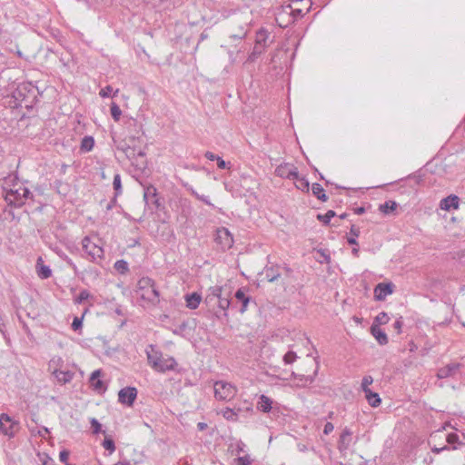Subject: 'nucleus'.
<instances>
[{
    "instance_id": "50",
    "label": "nucleus",
    "mask_w": 465,
    "mask_h": 465,
    "mask_svg": "<svg viewBox=\"0 0 465 465\" xmlns=\"http://www.w3.org/2000/svg\"><path fill=\"white\" fill-rule=\"evenodd\" d=\"M446 440L449 444L453 445L458 443L459 436L456 433H450L447 435Z\"/></svg>"
},
{
    "instance_id": "30",
    "label": "nucleus",
    "mask_w": 465,
    "mask_h": 465,
    "mask_svg": "<svg viewBox=\"0 0 465 465\" xmlns=\"http://www.w3.org/2000/svg\"><path fill=\"white\" fill-rule=\"evenodd\" d=\"M264 52H265V49L263 47L254 45L252 52L247 56L245 64L253 63Z\"/></svg>"
},
{
    "instance_id": "42",
    "label": "nucleus",
    "mask_w": 465,
    "mask_h": 465,
    "mask_svg": "<svg viewBox=\"0 0 465 465\" xmlns=\"http://www.w3.org/2000/svg\"><path fill=\"white\" fill-rule=\"evenodd\" d=\"M244 405L245 406H243V407H234L233 408V409H235V411L237 412V418L243 411L252 412V404L250 402L245 401Z\"/></svg>"
},
{
    "instance_id": "5",
    "label": "nucleus",
    "mask_w": 465,
    "mask_h": 465,
    "mask_svg": "<svg viewBox=\"0 0 465 465\" xmlns=\"http://www.w3.org/2000/svg\"><path fill=\"white\" fill-rule=\"evenodd\" d=\"M82 247L93 262L100 264L104 260V252L99 239H96V242H94L92 237L85 236L82 240Z\"/></svg>"
},
{
    "instance_id": "45",
    "label": "nucleus",
    "mask_w": 465,
    "mask_h": 465,
    "mask_svg": "<svg viewBox=\"0 0 465 465\" xmlns=\"http://www.w3.org/2000/svg\"><path fill=\"white\" fill-rule=\"evenodd\" d=\"M192 194L194 195L198 200H200V201L203 202L204 203H206L207 205L213 207V204L210 202L208 196L203 195V194H199L194 190H192Z\"/></svg>"
},
{
    "instance_id": "47",
    "label": "nucleus",
    "mask_w": 465,
    "mask_h": 465,
    "mask_svg": "<svg viewBox=\"0 0 465 465\" xmlns=\"http://www.w3.org/2000/svg\"><path fill=\"white\" fill-rule=\"evenodd\" d=\"M89 296H90V294H89L88 291L83 290V291L80 292L79 295L75 299V302L77 303H81L84 301L87 300L89 298Z\"/></svg>"
},
{
    "instance_id": "19",
    "label": "nucleus",
    "mask_w": 465,
    "mask_h": 465,
    "mask_svg": "<svg viewBox=\"0 0 465 465\" xmlns=\"http://www.w3.org/2000/svg\"><path fill=\"white\" fill-rule=\"evenodd\" d=\"M459 368H460V364L459 363L448 364L447 366L439 369V371L437 372V377L439 379H445V378L450 377V376H452L455 373V371Z\"/></svg>"
},
{
    "instance_id": "60",
    "label": "nucleus",
    "mask_w": 465,
    "mask_h": 465,
    "mask_svg": "<svg viewBox=\"0 0 465 465\" xmlns=\"http://www.w3.org/2000/svg\"><path fill=\"white\" fill-rule=\"evenodd\" d=\"M197 427H198L199 430H203L207 428V424L204 422H199L197 424Z\"/></svg>"
},
{
    "instance_id": "54",
    "label": "nucleus",
    "mask_w": 465,
    "mask_h": 465,
    "mask_svg": "<svg viewBox=\"0 0 465 465\" xmlns=\"http://www.w3.org/2000/svg\"><path fill=\"white\" fill-rule=\"evenodd\" d=\"M402 324H403L402 317H400L399 319H397L395 321V322L393 323V328L396 330L398 334H400L401 332Z\"/></svg>"
},
{
    "instance_id": "58",
    "label": "nucleus",
    "mask_w": 465,
    "mask_h": 465,
    "mask_svg": "<svg viewBox=\"0 0 465 465\" xmlns=\"http://www.w3.org/2000/svg\"><path fill=\"white\" fill-rule=\"evenodd\" d=\"M204 156L210 160V161H216L217 158L219 157L218 155H215L212 152H209L207 151L205 153H204Z\"/></svg>"
},
{
    "instance_id": "10",
    "label": "nucleus",
    "mask_w": 465,
    "mask_h": 465,
    "mask_svg": "<svg viewBox=\"0 0 465 465\" xmlns=\"http://www.w3.org/2000/svg\"><path fill=\"white\" fill-rule=\"evenodd\" d=\"M136 397L137 390L134 387H125L121 389L118 392L119 402L129 407L133 406Z\"/></svg>"
},
{
    "instance_id": "33",
    "label": "nucleus",
    "mask_w": 465,
    "mask_h": 465,
    "mask_svg": "<svg viewBox=\"0 0 465 465\" xmlns=\"http://www.w3.org/2000/svg\"><path fill=\"white\" fill-rule=\"evenodd\" d=\"M360 235V229L352 225L350 230V236L347 237V242L351 245H358L356 238Z\"/></svg>"
},
{
    "instance_id": "37",
    "label": "nucleus",
    "mask_w": 465,
    "mask_h": 465,
    "mask_svg": "<svg viewBox=\"0 0 465 465\" xmlns=\"http://www.w3.org/2000/svg\"><path fill=\"white\" fill-rule=\"evenodd\" d=\"M335 215H336V213L334 211L329 210L324 214H318L317 219L320 222L323 223L324 224H329V223L331 222V219L333 218Z\"/></svg>"
},
{
    "instance_id": "22",
    "label": "nucleus",
    "mask_w": 465,
    "mask_h": 465,
    "mask_svg": "<svg viewBox=\"0 0 465 465\" xmlns=\"http://www.w3.org/2000/svg\"><path fill=\"white\" fill-rule=\"evenodd\" d=\"M351 432L349 429L343 430V431L340 435V440L338 442V449L340 451H345L346 450H348L351 443Z\"/></svg>"
},
{
    "instance_id": "2",
    "label": "nucleus",
    "mask_w": 465,
    "mask_h": 465,
    "mask_svg": "<svg viewBox=\"0 0 465 465\" xmlns=\"http://www.w3.org/2000/svg\"><path fill=\"white\" fill-rule=\"evenodd\" d=\"M40 92L35 84L30 82H25L18 84L13 92L14 107L32 109L38 100Z\"/></svg>"
},
{
    "instance_id": "7",
    "label": "nucleus",
    "mask_w": 465,
    "mask_h": 465,
    "mask_svg": "<svg viewBox=\"0 0 465 465\" xmlns=\"http://www.w3.org/2000/svg\"><path fill=\"white\" fill-rule=\"evenodd\" d=\"M19 430V422L12 419L8 414H0V432L10 438L15 437Z\"/></svg>"
},
{
    "instance_id": "12",
    "label": "nucleus",
    "mask_w": 465,
    "mask_h": 465,
    "mask_svg": "<svg viewBox=\"0 0 465 465\" xmlns=\"http://www.w3.org/2000/svg\"><path fill=\"white\" fill-rule=\"evenodd\" d=\"M297 168L289 163H283L278 165L275 169V174L281 178L292 179L297 177Z\"/></svg>"
},
{
    "instance_id": "48",
    "label": "nucleus",
    "mask_w": 465,
    "mask_h": 465,
    "mask_svg": "<svg viewBox=\"0 0 465 465\" xmlns=\"http://www.w3.org/2000/svg\"><path fill=\"white\" fill-rule=\"evenodd\" d=\"M227 53H228V55H229L230 63L231 64H234L237 61L238 55L242 53V50L241 49L237 50V52L235 54L232 50H227Z\"/></svg>"
},
{
    "instance_id": "36",
    "label": "nucleus",
    "mask_w": 465,
    "mask_h": 465,
    "mask_svg": "<svg viewBox=\"0 0 465 465\" xmlns=\"http://www.w3.org/2000/svg\"><path fill=\"white\" fill-rule=\"evenodd\" d=\"M110 111L113 119L115 122H118L122 115V110L120 109L119 105L116 103L113 102L110 106Z\"/></svg>"
},
{
    "instance_id": "8",
    "label": "nucleus",
    "mask_w": 465,
    "mask_h": 465,
    "mask_svg": "<svg viewBox=\"0 0 465 465\" xmlns=\"http://www.w3.org/2000/svg\"><path fill=\"white\" fill-rule=\"evenodd\" d=\"M214 241L223 251L229 250L233 245L232 234L225 227H221L216 230Z\"/></svg>"
},
{
    "instance_id": "34",
    "label": "nucleus",
    "mask_w": 465,
    "mask_h": 465,
    "mask_svg": "<svg viewBox=\"0 0 465 465\" xmlns=\"http://www.w3.org/2000/svg\"><path fill=\"white\" fill-rule=\"evenodd\" d=\"M396 207H397V203L394 201H387L384 203L380 205L379 210L381 213L388 214V213L393 212L396 209Z\"/></svg>"
},
{
    "instance_id": "29",
    "label": "nucleus",
    "mask_w": 465,
    "mask_h": 465,
    "mask_svg": "<svg viewBox=\"0 0 465 465\" xmlns=\"http://www.w3.org/2000/svg\"><path fill=\"white\" fill-rule=\"evenodd\" d=\"M312 191L313 195H315L320 201L326 202L328 200V196L325 194L324 190L320 183H312Z\"/></svg>"
},
{
    "instance_id": "4",
    "label": "nucleus",
    "mask_w": 465,
    "mask_h": 465,
    "mask_svg": "<svg viewBox=\"0 0 465 465\" xmlns=\"http://www.w3.org/2000/svg\"><path fill=\"white\" fill-rule=\"evenodd\" d=\"M137 289L143 300L152 303L159 302L160 294L153 279L142 277L137 282Z\"/></svg>"
},
{
    "instance_id": "6",
    "label": "nucleus",
    "mask_w": 465,
    "mask_h": 465,
    "mask_svg": "<svg viewBox=\"0 0 465 465\" xmlns=\"http://www.w3.org/2000/svg\"><path fill=\"white\" fill-rule=\"evenodd\" d=\"M214 397L219 401H230L236 394V388L230 382L217 381L213 384Z\"/></svg>"
},
{
    "instance_id": "61",
    "label": "nucleus",
    "mask_w": 465,
    "mask_h": 465,
    "mask_svg": "<svg viewBox=\"0 0 465 465\" xmlns=\"http://www.w3.org/2000/svg\"><path fill=\"white\" fill-rule=\"evenodd\" d=\"M67 263L72 267V269L76 272L77 267L76 265L72 262L71 259H68Z\"/></svg>"
},
{
    "instance_id": "63",
    "label": "nucleus",
    "mask_w": 465,
    "mask_h": 465,
    "mask_svg": "<svg viewBox=\"0 0 465 465\" xmlns=\"http://www.w3.org/2000/svg\"><path fill=\"white\" fill-rule=\"evenodd\" d=\"M364 211H365V210H364V208H363V207H359V208H357V209H356V213H358V214H361V213H364Z\"/></svg>"
},
{
    "instance_id": "26",
    "label": "nucleus",
    "mask_w": 465,
    "mask_h": 465,
    "mask_svg": "<svg viewBox=\"0 0 465 465\" xmlns=\"http://www.w3.org/2000/svg\"><path fill=\"white\" fill-rule=\"evenodd\" d=\"M272 401L269 397L262 394L260 396L257 408L261 411L267 413L272 410Z\"/></svg>"
},
{
    "instance_id": "64",
    "label": "nucleus",
    "mask_w": 465,
    "mask_h": 465,
    "mask_svg": "<svg viewBox=\"0 0 465 465\" xmlns=\"http://www.w3.org/2000/svg\"><path fill=\"white\" fill-rule=\"evenodd\" d=\"M44 465H54L53 460L49 459V461H45Z\"/></svg>"
},
{
    "instance_id": "32",
    "label": "nucleus",
    "mask_w": 465,
    "mask_h": 465,
    "mask_svg": "<svg viewBox=\"0 0 465 465\" xmlns=\"http://www.w3.org/2000/svg\"><path fill=\"white\" fill-rule=\"evenodd\" d=\"M94 146V139L93 136H84L81 142V150L90 152Z\"/></svg>"
},
{
    "instance_id": "51",
    "label": "nucleus",
    "mask_w": 465,
    "mask_h": 465,
    "mask_svg": "<svg viewBox=\"0 0 465 465\" xmlns=\"http://www.w3.org/2000/svg\"><path fill=\"white\" fill-rule=\"evenodd\" d=\"M83 325V318L75 317L72 322V329L74 331L79 330Z\"/></svg>"
},
{
    "instance_id": "23",
    "label": "nucleus",
    "mask_w": 465,
    "mask_h": 465,
    "mask_svg": "<svg viewBox=\"0 0 465 465\" xmlns=\"http://www.w3.org/2000/svg\"><path fill=\"white\" fill-rule=\"evenodd\" d=\"M281 267L279 265L266 266L264 268V274L267 280L271 282H275L281 276Z\"/></svg>"
},
{
    "instance_id": "55",
    "label": "nucleus",
    "mask_w": 465,
    "mask_h": 465,
    "mask_svg": "<svg viewBox=\"0 0 465 465\" xmlns=\"http://www.w3.org/2000/svg\"><path fill=\"white\" fill-rule=\"evenodd\" d=\"M69 455H70V452L68 450H61L59 453L60 461L66 463L67 460L69 458Z\"/></svg>"
},
{
    "instance_id": "17",
    "label": "nucleus",
    "mask_w": 465,
    "mask_h": 465,
    "mask_svg": "<svg viewBox=\"0 0 465 465\" xmlns=\"http://www.w3.org/2000/svg\"><path fill=\"white\" fill-rule=\"evenodd\" d=\"M315 361H316V369L313 372V375L297 374L294 371H292V376L294 377L295 379H298L301 382H302V384L304 386L308 385V384H312L314 381L315 377L318 374V370H319V365H320L317 358L315 359Z\"/></svg>"
},
{
    "instance_id": "35",
    "label": "nucleus",
    "mask_w": 465,
    "mask_h": 465,
    "mask_svg": "<svg viewBox=\"0 0 465 465\" xmlns=\"http://www.w3.org/2000/svg\"><path fill=\"white\" fill-rule=\"evenodd\" d=\"M114 267L121 274L126 273L129 270L128 263L124 260L116 261Z\"/></svg>"
},
{
    "instance_id": "56",
    "label": "nucleus",
    "mask_w": 465,
    "mask_h": 465,
    "mask_svg": "<svg viewBox=\"0 0 465 465\" xmlns=\"http://www.w3.org/2000/svg\"><path fill=\"white\" fill-rule=\"evenodd\" d=\"M217 166L219 169H226L229 168L230 163H226L223 159H222L220 156L216 160Z\"/></svg>"
},
{
    "instance_id": "49",
    "label": "nucleus",
    "mask_w": 465,
    "mask_h": 465,
    "mask_svg": "<svg viewBox=\"0 0 465 465\" xmlns=\"http://www.w3.org/2000/svg\"><path fill=\"white\" fill-rule=\"evenodd\" d=\"M113 92V88L110 85L105 86L104 88H102L99 94L103 98L109 97Z\"/></svg>"
},
{
    "instance_id": "20",
    "label": "nucleus",
    "mask_w": 465,
    "mask_h": 465,
    "mask_svg": "<svg viewBox=\"0 0 465 465\" xmlns=\"http://www.w3.org/2000/svg\"><path fill=\"white\" fill-rule=\"evenodd\" d=\"M36 272L38 277L43 280L48 279L52 275V270L48 265L43 264V260L41 257L37 259Z\"/></svg>"
},
{
    "instance_id": "57",
    "label": "nucleus",
    "mask_w": 465,
    "mask_h": 465,
    "mask_svg": "<svg viewBox=\"0 0 465 465\" xmlns=\"http://www.w3.org/2000/svg\"><path fill=\"white\" fill-rule=\"evenodd\" d=\"M334 430V426L331 422H327L325 425H324V429H323V433L325 435H328L330 434L332 430Z\"/></svg>"
},
{
    "instance_id": "18",
    "label": "nucleus",
    "mask_w": 465,
    "mask_h": 465,
    "mask_svg": "<svg viewBox=\"0 0 465 465\" xmlns=\"http://www.w3.org/2000/svg\"><path fill=\"white\" fill-rule=\"evenodd\" d=\"M440 206L442 210L450 211L459 207V197L456 195H450L440 201Z\"/></svg>"
},
{
    "instance_id": "59",
    "label": "nucleus",
    "mask_w": 465,
    "mask_h": 465,
    "mask_svg": "<svg viewBox=\"0 0 465 465\" xmlns=\"http://www.w3.org/2000/svg\"><path fill=\"white\" fill-rule=\"evenodd\" d=\"M449 450V447H448V446H446V445H445V446H443V447H441V448H436V447H435V448H432V451H433L434 453H437V454H438V453H440V452H441L442 450Z\"/></svg>"
},
{
    "instance_id": "43",
    "label": "nucleus",
    "mask_w": 465,
    "mask_h": 465,
    "mask_svg": "<svg viewBox=\"0 0 465 465\" xmlns=\"http://www.w3.org/2000/svg\"><path fill=\"white\" fill-rule=\"evenodd\" d=\"M103 447L110 453H113L115 450L114 441L112 439H105L103 441Z\"/></svg>"
},
{
    "instance_id": "13",
    "label": "nucleus",
    "mask_w": 465,
    "mask_h": 465,
    "mask_svg": "<svg viewBox=\"0 0 465 465\" xmlns=\"http://www.w3.org/2000/svg\"><path fill=\"white\" fill-rule=\"evenodd\" d=\"M394 285L391 282H381L374 288V297L377 301H383L393 292Z\"/></svg>"
},
{
    "instance_id": "24",
    "label": "nucleus",
    "mask_w": 465,
    "mask_h": 465,
    "mask_svg": "<svg viewBox=\"0 0 465 465\" xmlns=\"http://www.w3.org/2000/svg\"><path fill=\"white\" fill-rule=\"evenodd\" d=\"M54 375L56 378L57 381L61 384H65L70 382L74 378V372L70 371H59L55 370L54 371Z\"/></svg>"
},
{
    "instance_id": "53",
    "label": "nucleus",
    "mask_w": 465,
    "mask_h": 465,
    "mask_svg": "<svg viewBox=\"0 0 465 465\" xmlns=\"http://www.w3.org/2000/svg\"><path fill=\"white\" fill-rule=\"evenodd\" d=\"M237 460L240 465H250L252 462V460H251L250 456H248V455L239 457L237 459Z\"/></svg>"
},
{
    "instance_id": "3",
    "label": "nucleus",
    "mask_w": 465,
    "mask_h": 465,
    "mask_svg": "<svg viewBox=\"0 0 465 465\" xmlns=\"http://www.w3.org/2000/svg\"><path fill=\"white\" fill-rule=\"evenodd\" d=\"M145 353L149 365L157 372L163 373L168 371H174L177 366L173 357L164 356L154 345H149L145 350Z\"/></svg>"
},
{
    "instance_id": "28",
    "label": "nucleus",
    "mask_w": 465,
    "mask_h": 465,
    "mask_svg": "<svg viewBox=\"0 0 465 465\" xmlns=\"http://www.w3.org/2000/svg\"><path fill=\"white\" fill-rule=\"evenodd\" d=\"M292 180H295V186L299 190L302 192H309L310 189V183L309 181L302 176L299 175V173L297 172V177H293Z\"/></svg>"
},
{
    "instance_id": "1",
    "label": "nucleus",
    "mask_w": 465,
    "mask_h": 465,
    "mask_svg": "<svg viewBox=\"0 0 465 465\" xmlns=\"http://www.w3.org/2000/svg\"><path fill=\"white\" fill-rule=\"evenodd\" d=\"M3 189L5 201L9 205L15 207H21L32 196L29 188L16 176L10 175L6 177L3 183Z\"/></svg>"
},
{
    "instance_id": "46",
    "label": "nucleus",
    "mask_w": 465,
    "mask_h": 465,
    "mask_svg": "<svg viewBox=\"0 0 465 465\" xmlns=\"http://www.w3.org/2000/svg\"><path fill=\"white\" fill-rule=\"evenodd\" d=\"M91 427L94 434H98L102 429L101 423L95 418L91 420Z\"/></svg>"
},
{
    "instance_id": "15",
    "label": "nucleus",
    "mask_w": 465,
    "mask_h": 465,
    "mask_svg": "<svg viewBox=\"0 0 465 465\" xmlns=\"http://www.w3.org/2000/svg\"><path fill=\"white\" fill-rule=\"evenodd\" d=\"M102 375L101 370H95L92 372L90 376V385L91 387L96 391H104L106 390V387L104 386L103 381L100 379Z\"/></svg>"
},
{
    "instance_id": "31",
    "label": "nucleus",
    "mask_w": 465,
    "mask_h": 465,
    "mask_svg": "<svg viewBox=\"0 0 465 465\" xmlns=\"http://www.w3.org/2000/svg\"><path fill=\"white\" fill-rule=\"evenodd\" d=\"M223 417L229 421H237V412L235 411V409L226 407L223 409L220 412Z\"/></svg>"
},
{
    "instance_id": "9",
    "label": "nucleus",
    "mask_w": 465,
    "mask_h": 465,
    "mask_svg": "<svg viewBox=\"0 0 465 465\" xmlns=\"http://www.w3.org/2000/svg\"><path fill=\"white\" fill-rule=\"evenodd\" d=\"M208 298L212 300V297L218 299V307L224 312V315H227L226 311L230 307L231 301L229 295L226 297H223V287L221 286H213L209 289Z\"/></svg>"
},
{
    "instance_id": "41",
    "label": "nucleus",
    "mask_w": 465,
    "mask_h": 465,
    "mask_svg": "<svg viewBox=\"0 0 465 465\" xmlns=\"http://www.w3.org/2000/svg\"><path fill=\"white\" fill-rule=\"evenodd\" d=\"M372 382H373V378H372L371 375H366V376H364V377L362 378V381H361V389H362V391H363V392H364V393L366 392V391L371 390V389L369 388V386H370L371 384H372Z\"/></svg>"
},
{
    "instance_id": "40",
    "label": "nucleus",
    "mask_w": 465,
    "mask_h": 465,
    "mask_svg": "<svg viewBox=\"0 0 465 465\" xmlns=\"http://www.w3.org/2000/svg\"><path fill=\"white\" fill-rule=\"evenodd\" d=\"M390 318L388 314L384 312H380L374 319V322L378 325L386 324L389 322Z\"/></svg>"
},
{
    "instance_id": "52",
    "label": "nucleus",
    "mask_w": 465,
    "mask_h": 465,
    "mask_svg": "<svg viewBox=\"0 0 465 465\" xmlns=\"http://www.w3.org/2000/svg\"><path fill=\"white\" fill-rule=\"evenodd\" d=\"M246 35H247V30L243 26H242L239 34L232 35L230 37L232 39H243V38H245Z\"/></svg>"
},
{
    "instance_id": "11",
    "label": "nucleus",
    "mask_w": 465,
    "mask_h": 465,
    "mask_svg": "<svg viewBox=\"0 0 465 465\" xmlns=\"http://www.w3.org/2000/svg\"><path fill=\"white\" fill-rule=\"evenodd\" d=\"M143 200L146 206H160L159 198L157 196V189L153 185L143 186Z\"/></svg>"
},
{
    "instance_id": "16",
    "label": "nucleus",
    "mask_w": 465,
    "mask_h": 465,
    "mask_svg": "<svg viewBox=\"0 0 465 465\" xmlns=\"http://www.w3.org/2000/svg\"><path fill=\"white\" fill-rule=\"evenodd\" d=\"M234 297L237 301L242 302V307L240 309V312L243 313L246 312L248 304L251 301V297L246 294V290L244 288H240L236 291Z\"/></svg>"
},
{
    "instance_id": "27",
    "label": "nucleus",
    "mask_w": 465,
    "mask_h": 465,
    "mask_svg": "<svg viewBox=\"0 0 465 465\" xmlns=\"http://www.w3.org/2000/svg\"><path fill=\"white\" fill-rule=\"evenodd\" d=\"M365 398L371 407H378L381 402L380 395L376 392L371 391V390L366 391Z\"/></svg>"
},
{
    "instance_id": "62",
    "label": "nucleus",
    "mask_w": 465,
    "mask_h": 465,
    "mask_svg": "<svg viewBox=\"0 0 465 465\" xmlns=\"http://www.w3.org/2000/svg\"><path fill=\"white\" fill-rule=\"evenodd\" d=\"M115 465H132L129 460L119 461Z\"/></svg>"
},
{
    "instance_id": "44",
    "label": "nucleus",
    "mask_w": 465,
    "mask_h": 465,
    "mask_svg": "<svg viewBox=\"0 0 465 465\" xmlns=\"http://www.w3.org/2000/svg\"><path fill=\"white\" fill-rule=\"evenodd\" d=\"M291 13L293 15L294 18L302 17L309 11V7H306V11L304 12L302 8L300 7H292L291 6Z\"/></svg>"
},
{
    "instance_id": "14",
    "label": "nucleus",
    "mask_w": 465,
    "mask_h": 465,
    "mask_svg": "<svg viewBox=\"0 0 465 465\" xmlns=\"http://www.w3.org/2000/svg\"><path fill=\"white\" fill-rule=\"evenodd\" d=\"M270 35H271V34L266 28H264V27L260 28L256 32L254 45L262 46L266 50V48L272 42V40H270Z\"/></svg>"
},
{
    "instance_id": "21",
    "label": "nucleus",
    "mask_w": 465,
    "mask_h": 465,
    "mask_svg": "<svg viewBox=\"0 0 465 465\" xmlns=\"http://www.w3.org/2000/svg\"><path fill=\"white\" fill-rule=\"evenodd\" d=\"M371 332L379 344L385 345L388 343L387 334L378 325L372 324L371 327Z\"/></svg>"
},
{
    "instance_id": "25",
    "label": "nucleus",
    "mask_w": 465,
    "mask_h": 465,
    "mask_svg": "<svg viewBox=\"0 0 465 465\" xmlns=\"http://www.w3.org/2000/svg\"><path fill=\"white\" fill-rule=\"evenodd\" d=\"M201 301H202V296H201V294H199L197 292H193V293L185 295L186 306L189 309L194 310V309L198 308Z\"/></svg>"
},
{
    "instance_id": "39",
    "label": "nucleus",
    "mask_w": 465,
    "mask_h": 465,
    "mask_svg": "<svg viewBox=\"0 0 465 465\" xmlns=\"http://www.w3.org/2000/svg\"><path fill=\"white\" fill-rule=\"evenodd\" d=\"M298 359V356L296 354V352L292 351H289L288 352H286L283 356V362L285 364H292L296 360Z\"/></svg>"
},
{
    "instance_id": "38",
    "label": "nucleus",
    "mask_w": 465,
    "mask_h": 465,
    "mask_svg": "<svg viewBox=\"0 0 465 465\" xmlns=\"http://www.w3.org/2000/svg\"><path fill=\"white\" fill-rule=\"evenodd\" d=\"M113 186L115 191V195L118 196L122 193V182H121V175L119 173L114 174V181H113Z\"/></svg>"
}]
</instances>
